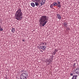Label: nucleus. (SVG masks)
<instances>
[{
    "label": "nucleus",
    "instance_id": "nucleus-14",
    "mask_svg": "<svg viewBox=\"0 0 79 79\" xmlns=\"http://www.w3.org/2000/svg\"><path fill=\"white\" fill-rule=\"evenodd\" d=\"M57 5H60V1H58L57 2Z\"/></svg>",
    "mask_w": 79,
    "mask_h": 79
},
{
    "label": "nucleus",
    "instance_id": "nucleus-26",
    "mask_svg": "<svg viewBox=\"0 0 79 79\" xmlns=\"http://www.w3.org/2000/svg\"><path fill=\"white\" fill-rule=\"evenodd\" d=\"M24 70H22V72H24Z\"/></svg>",
    "mask_w": 79,
    "mask_h": 79
},
{
    "label": "nucleus",
    "instance_id": "nucleus-25",
    "mask_svg": "<svg viewBox=\"0 0 79 79\" xmlns=\"http://www.w3.org/2000/svg\"><path fill=\"white\" fill-rule=\"evenodd\" d=\"M58 51V50H56L55 51V52H56Z\"/></svg>",
    "mask_w": 79,
    "mask_h": 79
},
{
    "label": "nucleus",
    "instance_id": "nucleus-7",
    "mask_svg": "<svg viewBox=\"0 0 79 79\" xmlns=\"http://www.w3.org/2000/svg\"><path fill=\"white\" fill-rule=\"evenodd\" d=\"M42 45H44L45 46H47V43L45 42H43L41 43Z\"/></svg>",
    "mask_w": 79,
    "mask_h": 79
},
{
    "label": "nucleus",
    "instance_id": "nucleus-21",
    "mask_svg": "<svg viewBox=\"0 0 79 79\" xmlns=\"http://www.w3.org/2000/svg\"><path fill=\"white\" fill-rule=\"evenodd\" d=\"M75 66H76V63H75L73 64V67H75Z\"/></svg>",
    "mask_w": 79,
    "mask_h": 79
},
{
    "label": "nucleus",
    "instance_id": "nucleus-13",
    "mask_svg": "<svg viewBox=\"0 0 79 79\" xmlns=\"http://www.w3.org/2000/svg\"><path fill=\"white\" fill-rule=\"evenodd\" d=\"M11 32H13V33H14V32H15V28H13L11 29Z\"/></svg>",
    "mask_w": 79,
    "mask_h": 79
},
{
    "label": "nucleus",
    "instance_id": "nucleus-9",
    "mask_svg": "<svg viewBox=\"0 0 79 79\" xmlns=\"http://www.w3.org/2000/svg\"><path fill=\"white\" fill-rule=\"evenodd\" d=\"M64 26L65 27H68V26H67V23L64 22Z\"/></svg>",
    "mask_w": 79,
    "mask_h": 79
},
{
    "label": "nucleus",
    "instance_id": "nucleus-10",
    "mask_svg": "<svg viewBox=\"0 0 79 79\" xmlns=\"http://www.w3.org/2000/svg\"><path fill=\"white\" fill-rule=\"evenodd\" d=\"M52 5H53V6H57V5H57V3L55 2H53V3L52 4Z\"/></svg>",
    "mask_w": 79,
    "mask_h": 79
},
{
    "label": "nucleus",
    "instance_id": "nucleus-11",
    "mask_svg": "<svg viewBox=\"0 0 79 79\" xmlns=\"http://www.w3.org/2000/svg\"><path fill=\"white\" fill-rule=\"evenodd\" d=\"M77 77V76H73V77H72V79H76L77 78H76Z\"/></svg>",
    "mask_w": 79,
    "mask_h": 79
},
{
    "label": "nucleus",
    "instance_id": "nucleus-12",
    "mask_svg": "<svg viewBox=\"0 0 79 79\" xmlns=\"http://www.w3.org/2000/svg\"><path fill=\"white\" fill-rule=\"evenodd\" d=\"M31 5L32 6V7H34L35 5V4H34V3L31 2Z\"/></svg>",
    "mask_w": 79,
    "mask_h": 79
},
{
    "label": "nucleus",
    "instance_id": "nucleus-4",
    "mask_svg": "<svg viewBox=\"0 0 79 79\" xmlns=\"http://www.w3.org/2000/svg\"><path fill=\"white\" fill-rule=\"evenodd\" d=\"M75 72L79 75V68H77L75 70Z\"/></svg>",
    "mask_w": 79,
    "mask_h": 79
},
{
    "label": "nucleus",
    "instance_id": "nucleus-20",
    "mask_svg": "<svg viewBox=\"0 0 79 79\" xmlns=\"http://www.w3.org/2000/svg\"><path fill=\"white\" fill-rule=\"evenodd\" d=\"M50 8H51L53 7V4H51V5L50 6Z\"/></svg>",
    "mask_w": 79,
    "mask_h": 79
},
{
    "label": "nucleus",
    "instance_id": "nucleus-19",
    "mask_svg": "<svg viewBox=\"0 0 79 79\" xmlns=\"http://www.w3.org/2000/svg\"><path fill=\"white\" fill-rule=\"evenodd\" d=\"M0 31H3V28H1V29H0Z\"/></svg>",
    "mask_w": 79,
    "mask_h": 79
},
{
    "label": "nucleus",
    "instance_id": "nucleus-1",
    "mask_svg": "<svg viewBox=\"0 0 79 79\" xmlns=\"http://www.w3.org/2000/svg\"><path fill=\"white\" fill-rule=\"evenodd\" d=\"M39 22L40 26H43V27H44L47 23L48 22L47 17L45 15L42 16L39 20Z\"/></svg>",
    "mask_w": 79,
    "mask_h": 79
},
{
    "label": "nucleus",
    "instance_id": "nucleus-16",
    "mask_svg": "<svg viewBox=\"0 0 79 79\" xmlns=\"http://www.w3.org/2000/svg\"><path fill=\"white\" fill-rule=\"evenodd\" d=\"M45 1H46V0H42L41 2H42L45 4Z\"/></svg>",
    "mask_w": 79,
    "mask_h": 79
},
{
    "label": "nucleus",
    "instance_id": "nucleus-8",
    "mask_svg": "<svg viewBox=\"0 0 79 79\" xmlns=\"http://www.w3.org/2000/svg\"><path fill=\"white\" fill-rule=\"evenodd\" d=\"M57 17L59 19H61V16H60V15L57 14Z\"/></svg>",
    "mask_w": 79,
    "mask_h": 79
},
{
    "label": "nucleus",
    "instance_id": "nucleus-2",
    "mask_svg": "<svg viewBox=\"0 0 79 79\" xmlns=\"http://www.w3.org/2000/svg\"><path fill=\"white\" fill-rule=\"evenodd\" d=\"M23 14L21 9L20 8L18 9L15 14V19L18 21L21 20L23 19Z\"/></svg>",
    "mask_w": 79,
    "mask_h": 79
},
{
    "label": "nucleus",
    "instance_id": "nucleus-24",
    "mask_svg": "<svg viewBox=\"0 0 79 79\" xmlns=\"http://www.w3.org/2000/svg\"><path fill=\"white\" fill-rule=\"evenodd\" d=\"M22 41H23V42H24V41H25V40H22Z\"/></svg>",
    "mask_w": 79,
    "mask_h": 79
},
{
    "label": "nucleus",
    "instance_id": "nucleus-17",
    "mask_svg": "<svg viewBox=\"0 0 79 79\" xmlns=\"http://www.w3.org/2000/svg\"><path fill=\"white\" fill-rule=\"evenodd\" d=\"M40 4L41 5H44V3L42 2H40Z\"/></svg>",
    "mask_w": 79,
    "mask_h": 79
},
{
    "label": "nucleus",
    "instance_id": "nucleus-22",
    "mask_svg": "<svg viewBox=\"0 0 79 79\" xmlns=\"http://www.w3.org/2000/svg\"><path fill=\"white\" fill-rule=\"evenodd\" d=\"M70 75V76H73V74L72 73H71Z\"/></svg>",
    "mask_w": 79,
    "mask_h": 79
},
{
    "label": "nucleus",
    "instance_id": "nucleus-15",
    "mask_svg": "<svg viewBox=\"0 0 79 79\" xmlns=\"http://www.w3.org/2000/svg\"><path fill=\"white\" fill-rule=\"evenodd\" d=\"M40 0H34V1L36 2H40Z\"/></svg>",
    "mask_w": 79,
    "mask_h": 79
},
{
    "label": "nucleus",
    "instance_id": "nucleus-3",
    "mask_svg": "<svg viewBox=\"0 0 79 79\" xmlns=\"http://www.w3.org/2000/svg\"><path fill=\"white\" fill-rule=\"evenodd\" d=\"M46 63H47V64L49 65V64H50L51 63H52V60L50 59H46Z\"/></svg>",
    "mask_w": 79,
    "mask_h": 79
},
{
    "label": "nucleus",
    "instance_id": "nucleus-27",
    "mask_svg": "<svg viewBox=\"0 0 79 79\" xmlns=\"http://www.w3.org/2000/svg\"><path fill=\"white\" fill-rule=\"evenodd\" d=\"M1 20H0V23H1Z\"/></svg>",
    "mask_w": 79,
    "mask_h": 79
},
{
    "label": "nucleus",
    "instance_id": "nucleus-5",
    "mask_svg": "<svg viewBox=\"0 0 79 79\" xmlns=\"http://www.w3.org/2000/svg\"><path fill=\"white\" fill-rule=\"evenodd\" d=\"M40 47L41 48V49H42V50L44 51L45 50L46 48H47V46H42Z\"/></svg>",
    "mask_w": 79,
    "mask_h": 79
},
{
    "label": "nucleus",
    "instance_id": "nucleus-6",
    "mask_svg": "<svg viewBox=\"0 0 79 79\" xmlns=\"http://www.w3.org/2000/svg\"><path fill=\"white\" fill-rule=\"evenodd\" d=\"M35 5L36 6H38L40 5V3H39V2H35Z\"/></svg>",
    "mask_w": 79,
    "mask_h": 79
},
{
    "label": "nucleus",
    "instance_id": "nucleus-23",
    "mask_svg": "<svg viewBox=\"0 0 79 79\" xmlns=\"http://www.w3.org/2000/svg\"><path fill=\"white\" fill-rule=\"evenodd\" d=\"M56 54V52H54V55H55Z\"/></svg>",
    "mask_w": 79,
    "mask_h": 79
},
{
    "label": "nucleus",
    "instance_id": "nucleus-18",
    "mask_svg": "<svg viewBox=\"0 0 79 79\" xmlns=\"http://www.w3.org/2000/svg\"><path fill=\"white\" fill-rule=\"evenodd\" d=\"M57 6H58V7H59V8H61V5L60 4H59V5H57Z\"/></svg>",
    "mask_w": 79,
    "mask_h": 79
},
{
    "label": "nucleus",
    "instance_id": "nucleus-28",
    "mask_svg": "<svg viewBox=\"0 0 79 79\" xmlns=\"http://www.w3.org/2000/svg\"><path fill=\"white\" fill-rule=\"evenodd\" d=\"M42 52H43V51H42Z\"/></svg>",
    "mask_w": 79,
    "mask_h": 79
}]
</instances>
